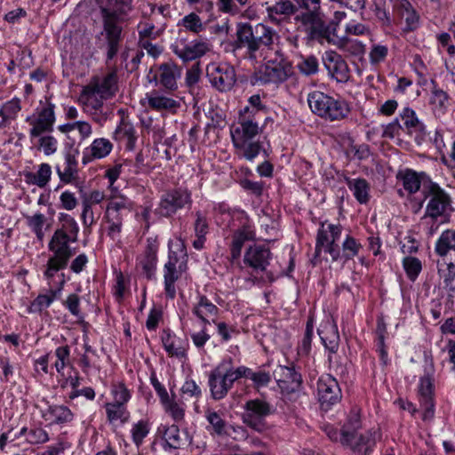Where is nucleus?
I'll list each match as a JSON object with an SVG mask.
<instances>
[{"label":"nucleus","mask_w":455,"mask_h":455,"mask_svg":"<svg viewBox=\"0 0 455 455\" xmlns=\"http://www.w3.org/2000/svg\"><path fill=\"white\" fill-rule=\"evenodd\" d=\"M402 180L404 189L410 194L416 193L420 188V180L418 174L411 170L405 171Z\"/></svg>","instance_id":"obj_57"},{"label":"nucleus","mask_w":455,"mask_h":455,"mask_svg":"<svg viewBox=\"0 0 455 455\" xmlns=\"http://www.w3.org/2000/svg\"><path fill=\"white\" fill-rule=\"evenodd\" d=\"M59 131L70 138V134L76 131L80 141L88 140L92 134V124L86 121H75L59 126Z\"/></svg>","instance_id":"obj_37"},{"label":"nucleus","mask_w":455,"mask_h":455,"mask_svg":"<svg viewBox=\"0 0 455 455\" xmlns=\"http://www.w3.org/2000/svg\"><path fill=\"white\" fill-rule=\"evenodd\" d=\"M27 440L30 443H44L49 440L48 434L43 428L30 429L28 433Z\"/></svg>","instance_id":"obj_63"},{"label":"nucleus","mask_w":455,"mask_h":455,"mask_svg":"<svg viewBox=\"0 0 455 455\" xmlns=\"http://www.w3.org/2000/svg\"><path fill=\"white\" fill-rule=\"evenodd\" d=\"M400 117L403 122L405 128L408 130V132H411L412 131H420L423 129L422 123L419 120L416 116V113L409 108H405L400 114Z\"/></svg>","instance_id":"obj_51"},{"label":"nucleus","mask_w":455,"mask_h":455,"mask_svg":"<svg viewBox=\"0 0 455 455\" xmlns=\"http://www.w3.org/2000/svg\"><path fill=\"white\" fill-rule=\"evenodd\" d=\"M107 419L109 423L113 424L119 421L124 424L130 418V413L127 411L126 405L116 404L111 402L105 404Z\"/></svg>","instance_id":"obj_43"},{"label":"nucleus","mask_w":455,"mask_h":455,"mask_svg":"<svg viewBox=\"0 0 455 455\" xmlns=\"http://www.w3.org/2000/svg\"><path fill=\"white\" fill-rule=\"evenodd\" d=\"M205 418L214 434L218 435H224L227 434V422L219 412L207 409L205 411Z\"/></svg>","instance_id":"obj_47"},{"label":"nucleus","mask_w":455,"mask_h":455,"mask_svg":"<svg viewBox=\"0 0 455 455\" xmlns=\"http://www.w3.org/2000/svg\"><path fill=\"white\" fill-rule=\"evenodd\" d=\"M317 395L322 405L330 406L341 399L338 381L330 374L323 375L317 381Z\"/></svg>","instance_id":"obj_20"},{"label":"nucleus","mask_w":455,"mask_h":455,"mask_svg":"<svg viewBox=\"0 0 455 455\" xmlns=\"http://www.w3.org/2000/svg\"><path fill=\"white\" fill-rule=\"evenodd\" d=\"M163 438L165 442V447L170 449L178 450L183 449L185 446L189 445L192 442V437L187 430H180L177 425H171L166 427Z\"/></svg>","instance_id":"obj_26"},{"label":"nucleus","mask_w":455,"mask_h":455,"mask_svg":"<svg viewBox=\"0 0 455 455\" xmlns=\"http://www.w3.org/2000/svg\"><path fill=\"white\" fill-rule=\"evenodd\" d=\"M318 60L313 55L302 57L300 61L297 64L299 70L306 76L316 74L318 72Z\"/></svg>","instance_id":"obj_58"},{"label":"nucleus","mask_w":455,"mask_h":455,"mask_svg":"<svg viewBox=\"0 0 455 455\" xmlns=\"http://www.w3.org/2000/svg\"><path fill=\"white\" fill-rule=\"evenodd\" d=\"M113 401L116 404L126 405L131 398V393L123 382L114 383L111 387Z\"/></svg>","instance_id":"obj_53"},{"label":"nucleus","mask_w":455,"mask_h":455,"mask_svg":"<svg viewBox=\"0 0 455 455\" xmlns=\"http://www.w3.org/2000/svg\"><path fill=\"white\" fill-rule=\"evenodd\" d=\"M191 196L188 190L175 189L163 195L157 212L160 215L170 217L178 210L191 204Z\"/></svg>","instance_id":"obj_17"},{"label":"nucleus","mask_w":455,"mask_h":455,"mask_svg":"<svg viewBox=\"0 0 455 455\" xmlns=\"http://www.w3.org/2000/svg\"><path fill=\"white\" fill-rule=\"evenodd\" d=\"M132 0H107L100 7L107 61L112 60L118 53L123 41V23L131 11Z\"/></svg>","instance_id":"obj_1"},{"label":"nucleus","mask_w":455,"mask_h":455,"mask_svg":"<svg viewBox=\"0 0 455 455\" xmlns=\"http://www.w3.org/2000/svg\"><path fill=\"white\" fill-rule=\"evenodd\" d=\"M362 247V244L358 243L354 237L347 235L342 243L341 258H343L345 261L353 259L358 255Z\"/></svg>","instance_id":"obj_54"},{"label":"nucleus","mask_w":455,"mask_h":455,"mask_svg":"<svg viewBox=\"0 0 455 455\" xmlns=\"http://www.w3.org/2000/svg\"><path fill=\"white\" fill-rule=\"evenodd\" d=\"M150 425L148 420L140 419L135 424H133L131 434L132 442L137 447H140L145 439V437L149 434Z\"/></svg>","instance_id":"obj_48"},{"label":"nucleus","mask_w":455,"mask_h":455,"mask_svg":"<svg viewBox=\"0 0 455 455\" xmlns=\"http://www.w3.org/2000/svg\"><path fill=\"white\" fill-rule=\"evenodd\" d=\"M403 267L407 277L412 282L418 278L422 270L421 261L418 258L412 256L403 258Z\"/></svg>","instance_id":"obj_49"},{"label":"nucleus","mask_w":455,"mask_h":455,"mask_svg":"<svg viewBox=\"0 0 455 455\" xmlns=\"http://www.w3.org/2000/svg\"><path fill=\"white\" fill-rule=\"evenodd\" d=\"M72 239L62 232L54 231L49 243V250L52 253L44 271V276L50 280L55 274L67 267L68 263L72 257V251L69 243Z\"/></svg>","instance_id":"obj_7"},{"label":"nucleus","mask_w":455,"mask_h":455,"mask_svg":"<svg viewBox=\"0 0 455 455\" xmlns=\"http://www.w3.org/2000/svg\"><path fill=\"white\" fill-rule=\"evenodd\" d=\"M148 107L157 112H168L174 114L180 108V103L173 98L168 97L159 92L153 91L146 94L144 99Z\"/></svg>","instance_id":"obj_24"},{"label":"nucleus","mask_w":455,"mask_h":455,"mask_svg":"<svg viewBox=\"0 0 455 455\" xmlns=\"http://www.w3.org/2000/svg\"><path fill=\"white\" fill-rule=\"evenodd\" d=\"M25 180L28 184L36 185L38 188H44L52 177V167L49 164L43 163L39 164L36 172H27L24 173Z\"/></svg>","instance_id":"obj_34"},{"label":"nucleus","mask_w":455,"mask_h":455,"mask_svg":"<svg viewBox=\"0 0 455 455\" xmlns=\"http://www.w3.org/2000/svg\"><path fill=\"white\" fill-rule=\"evenodd\" d=\"M449 103L447 93L440 88L435 87L432 90L430 104L433 107L435 116L441 117L444 115Z\"/></svg>","instance_id":"obj_44"},{"label":"nucleus","mask_w":455,"mask_h":455,"mask_svg":"<svg viewBox=\"0 0 455 455\" xmlns=\"http://www.w3.org/2000/svg\"><path fill=\"white\" fill-rule=\"evenodd\" d=\"M39 147L43 149L45 156H51L57 151L58 141L53 136H42L39 139Z\"/></svg>","instance_id":"obj_61"},{"label":"nucleus","mask_w":455,"mask_h":455,"mask_svg":"<svg viewBox=\"0 0 455 455\" xmlns=\"http://www.w3.org/2000/svg\"><path fill=\"white\" fill-rule=\"evenodd\" d=\"M206 76L212 86L220 92L231 91L236 83L235 68L228 63L208 64Z\"/></svg>","instance_id":"obj_12"},{"label":"nucleus","mask_w":455,"mask_h":455,"mask_svg":"<svg viewBox=\"0 0 455 455\" xmlns=\"http://www.w3.org/2000/svg\"><path fill=\"white\" fill-rule=\"evenodd\" d=\"M260 132L261 128L254 117L253 109L249 107L241 109L237 123L230 128L232 141L238 156L252 161L259 154L262 145L254 139Z\"/></svg>","instance_id":"obj_2"},{"label":"nucleus","mask_w":455,"mask_h":455,"mask_svg":"<svg viewBox=\"0 0 455 455\" xmlns=\"http://www.w3.org/2000/svg\"><path fill=\"white\" fill-rule=\"evenodd\" d=\"M273 377L277 382L278 387L287 393L298 390L302 381L301 375L291 365H277L273 371Z\"/></svg>","instance_id":"obj_21"},{"label":"nucleus","mask_w":455,"mask_h":455,"mask_svg":"<svg viewBox=\"0 0 455 455\" xmlns=\"http://www.w3.org/2000/svg\"><path fill=\"white\" fill-rule=\"evenodd\" d=\"M436 267L437 275L443 281V288L448 298L453 300L455 299V262L437 260Z\"/></svg>","instance_id":"obj_25"},{"label":"nucleus","mask_w":455,"mask_h":455,"mask_svg":"<svg viewBox=\"0 0 455 455\" xmlns=\"http://www.w3.org/2000/svg\"><path fill=\"white\" fill-rule=\"evenodd\" d=\"M114 139L117 141L124 142L126 149L133 150L137 140L134 126L123 119L114 132Z\"/></svg>","instance_id":"obj_31"},{"label":"nucleus","mask_w":455,"mask_h":455,"mask_svg":"<svg viewBox=\"0 0 455 455\" xmlns=\"http://www.w3.org/2000/svg\"><path fill=\"white\" fill-rule=\"evenodd\" d=\"M423 194L426 209L422 221L428 222V220H437L450 216L452 211L451 198L438 184L430 182L424 186Z\"/></svg>","instance_id":"obj_6"},{"label":"nucleus","mask_w":455,"mask_h":455,"mask_svg":"<svg viewBox=\"0 0 455 455\" xmlns=\"http://www.w3.org/2000/svg\"><path fill=\"white\" fill-rule=\"evenodd\" d=\"M60 204L62 208L68 211L74 210L77 204V199L74 193L70 191H64L60 196Z\"/></svg>","instance_id":"obj_64"},{"label":"nucleus","mask_w":455,"mask_h":455,"mask_svg":"<svg viewBox=\"0 0 455 455\" xmlns=\"http://www.w3.org/2000/svg\"><path fill=\"white\" fill-rule=\"evenodd\" d=\"M68 311L76 317H81L80 313V298L77 294L72 293L68 296L63 303Z\"/></svg>","instance_id":"obj_62"},{"label":"nucleus","mask_w":455,"mask_h":455,"mask_svg":"<svg viewBox=\"0 0 455 455\" xmlns=\"http://www.w3.org/2000/svg\"><path fill=\"white\" fill-rule=\"evenodd\" d=\"M99 94L94 91V89L91 88L89 85L84 87L81 98L84 101V104L88 108H92L97 111L101 108L103 105V100L105 99L98 98Z\"/></svg>","instance_id":"obj_50"},{"label":"nucleus","mask_w":455,"mask_h":455,"mask_svg":"<svg viewBox=\"0 0 455 455\" xmlns=\"http://www.w3.org/2000/svg\"><path fill=\"white\" fill-rule=\"evenodd\" d=\"M177 250L170 249L168 260L164 267V291L166 296L173 299L176 295L175 282L187 270L188 254L184 244H176Z\"/></svg>","instance_id":"obj_9"},{"label":"nucleus","mask_w":455,"mask_h":455,"mask_svg":"<svg viewBox=\"0 0 455 455\" xmlns=\"http://www.w3.org/2000/svg\"><path fill=\"white\" fill-rule=\"evenodd\" d=\"M290 62L281 59L280 61H268L256 72L257 81L262 84H281L292 75Z\"/></svg>","instance_id":"obj_14"},{"label":"nucleus","mask_w":455,"mask_h":455,"mask_svg":"<svg viewBox=\"0 0 455 455\" xmlns=\"http://www.w3.org/2000/svg\"><path fill=\"white\" fill-rule=\"evenodd\" d=\"M157 248L156 246L150 244L147 247L144 254L140 259L139 266L142 269V273L147 278L151 279L156 273V262H157Z\"/></svg>","instance_id":"obj_36"},{"label":"nucleus","mask_w":455,"mask_h":455,"mask_svg":"<svg viewBox=\"0 0 455 455\" xmlns=\"http://www.w3.org/2000/svg\"><path fill=\"white\" fill-rule=\"evenodd\" d=\"M57 174L61 182L70 184L78 179L77 161L75 155L68 153L65 156L64 168L56 167Z\"/></svg>","instance_id":"obj_33"},{"label":"nucleus","mask_w":455,"mask_h":455,"mask_svg":"<svg viewBox=\"0 0 455 455\" xmlns=\"http://www.w3.org/2000/svg\"><path fill=\"white\" fill-rule=\"evenodd\" d=\"M43 417L52 424H66L73 420V412L64 405H51L44 412Z\"/></svg>","instance_id":"obj_32"},{"label":"nucleus","mask_w":455,"mask_h":455,"mask_svg":"<svg viewBox=\"0 0 455 455\" xmlns=\"http://www.w3.org/2000/svg\"><path fill=\"white\" fill-rule=\"evenodd\" d=\"M105 218L108 223V235L115 239L122 230L124 212L130 210V201L121 196L110 195L108 198Z\"/></svg>","instance_id":"obj_13"},{"label":"nucleus","mask_w":455,"mask_h":455,"mask_svg":"<svg viewBox=\"0 0 455 455\" xmlns=\"http://www.w3.org/2000/svg\"><path fill=\"white\" fill-rule=\"evenodd\" d=\"M179 25L183 26L187 30L196 34H198L204 29L200 17L195 12L184 16Z\"/></svg>","instance_id":"obj_56"},{"label":"nucleus","mask_w":455,"mask_h":455,"mask_svg":"<svg viewBox=\"0 0 455 455\" xmlns=\"http://www.w3.org/2000/svg\"><path fill=\"white\" fill-rule=\"evenodd\" d=\"M26 122L31 126L29 130L30 138H37L44 132H51L55 122L54 105L47 103L42 108L28 116Z\"/></svg>","instance_id":"obj_15"},{"label":"nucleus","mask_w":455,"mask_h":455,"mask_svg":"<svg viewBox=\"0 0 455 455\" xmlns=\"http://www.w3.org/2000/svg\"><path fill=\"white\" fill-rule=\"evenodd\" d=\"M60 228L55 231L62 232L64 235L72 239V243L77 241L79 227L76 220L69 214L60 213L59 216Z\"/></svg>","instance_id":"obj_42"},{"label":"nucleus","mask_w":455,"mask_h":455,"mask_svg":"<svg viewBox=\"0 0 455 455\" xmlns=\"http://www.w3.org/2000/svg\"><path fill=\"white\" fill-rule=\"evenodd\" d=\"M298 7L306 12L301 14V21L308 27L312 39L320 40L326 36L328 26L323 20L321 0H294Z\"/></svg>","instance_id":"obj_11"},{"label":"nucleus","mask_w":455,"mask_h":455,"mask_svg":"<svg viewBox=\"0 0 455 455\" xmlns=\"http://www.w3.org/2000/svg\"><path fill=\"white\" fill-rule=\"evenodd\" d=\"M267 10L269 14L291 16L297 12V6L290 0H281Z\"/></svg>","instance_id":"obj_55"},{"label":"nucleus","mask_w":455,"mask_h":455,"mask_svg":"<svg viewBox=\"0 0 455 455\" xmlns=\"http://www.w3.org/2000/svg\"><path fill=\"white\" fill-rule=\"evenodd\" d=\"M275 412V406L265 397L249 399L243 405L242 420L250 428L262 433L267 429L266 419Z\"/></svg>","instance_id":"obj_10"},{"label":"nucleus","mask_w":455,"mask_h":455,"mask_svg":"<svg viewBox=\"0 0 455 455\" xmlns=\"http://www.w3.org/2000/svg\"><path fill=\"white\" fill-rule=\"evenodd\" d=\"M172 52L184 62L199 59L211 50L210 44L203 40L188 41L179 37L172 45Z\"/></svg>","instance_id":"obj_16"},{"label":"nucleus","mask_w":455,"mask_h":455,"mask_svg":"<svg viewBox=\"0 0 455 455\" xmlns=\"http://www.w3.org/2000/svg\"><path fill=\"white\" fill-rule=\"evenodd\" d=\"M61 291V288L58 290H50L46 294L38 295L32 302L31 307L34 311H42L47 308L52 301L58 297Z\"/></svg>","instance_id":"obj_52"},{"label":"nucleus","mask_w":455,"mask_h":455,"mask_svg":"<svg viewBox=\"0 0 455 455\" xmlns=\"http://www.w3.org/2000/svg\"><path fill=\"white\" fill-rule=\"evenodd\" d=\"M57 361L54 363L56 371L60 373L69 363V348L68 346L59 347L55 350Z\"/></svg>","instance_id":"obj_60"},{"label":"nucleus","mask_w":455,"mask_h":455,"mask_svg":"<svg viewBox=\"0 0 455 455\" xmlns=\"http://www.w3.org/2000/svg\"><path fill=\"white\" fill-rule=\"evenodd\" d=\"M28 228L35 233L36 238L42 242L44 238V226L46 222V217L41 212L25 217Z\"/></svg>","instance_id":"obj_46"},{"label":"nucleus","mask_w":455,"mask_h":455,"mask_svg":"<svg viewBox=\"0 0 455 455\" xmlns=\"http://www.w3.org/2000/svg\"><path fill=\"white\" fill-rule=\"evenodd\" d=\"M116 72L113 70L103 77H93L87 85L94 89L99 97L108 100L115 96L118 90Z\"/></svg>","instance_id":"obj_23"},{"label":"nucleus","mask_w":455,"mask_h":455,"mask_svg":"<svg viewBox=\"0 0 455 455\" xmlns=\"http://www.w3.org/2000/svg\"><path fill=\"white\" fill-rule=\"evenodd\" d=\"M320 338L324 347L331 352L336 353L339 347V335L337 326L334 324H326L319 330Z\"/></svg>","instance_id":"obj_39"},{"label":"nucleus","mask_w":455,"mask_h":455,"mask_svg":"<svg viewBox=\"0 0 455 455\" xmlns=\"http://www.w3.org/2000/svg\"><path fill=\"white\" fill-rule=\"evenodd\" d=\"M348 188L360 204H367L370 200V184L364 179L345 178Z\"/></svg>","instance_id":"obj_35"},{"label":"nucleus","mask_w":455,"mask_h":455,"mask_svg":"<svg viewBox=\"0 0 455 455\" xmlns=\"http://www.w3.org/2000/svg\"><path fill=\"white\" fill-rule=\"evenodd\" d=\"M20 109V102L18 99H12L4 103L0 102V128L14 120Z\"/></svg>","instance_id":"obj_40"},{"label":"nucleus","mask_w":455,"mask_h":455,"mask_svg":"<svg viewBox=\"0 0 455 455\" xmlns=\"http://www.w3.org/2000/svg\"><path fill=\"white\" fill-rule=\"evenodd\" d=\"M338 48L345 54L362 60L365 53V44L348 37H344L337 43Z\"/></svg>","instance_id":"obj_38"},{"label":"nucleus","mask_w":455,"mask_h":455,"mask_svg":"<svg viewBox=\"0 0 455 455\" xmlns=\"http://www.w3.org/2000/svg\"><path fill=\"white\" fill-rule=\"evenodd\" d=\"M182 69L173 61L162 63L154 76L156 84H159L167 92L178 90V81L181 77Z\"/></svg>","instance_id":"obj_18"},{"label":"nucleus","mask_w":455,"mask_h":455,"mask_svg":"<svg viewBox=\"0 0 455 455\" xmlns=\"http://www.w3.org/2000/svg\"><path fill=\"white\" fill-rule=\"evenodd\" d=\"M361 427L360 417L357 413L350 415L341 430L340 443L349 446L354 451H364L371 452L376 443L378 433L366 431L364 434H357Z\"/></svg>","instance_id":"obj_8"},{"label":"nucleus","mask_w":455,"mask_h":455,"mask_svg":"<svg viewBox=\"0 0 455 455\" xmlns=\"http://www.w3.org/2000/svg\"><path fill=\"white\" fill-rule=\"evenodd\" d=\"M192 312L204 323H209L210 319L214 322L213 317L217 316L219 308L205 295H199Z\"/></svg>","instance_id":"obj_30"},{"label":"nucleus","mask_w":455,"mask_h":455,"mask_svg":"<svg viewBox=\"0 0 455 455\" xmlns=\"http://www.w3.org/2000/svg\"><path fill=\"white\" fill-rule=\"evenodd\" d=\"M271 256L269 248L260 244H253L245 251L243 263L256 272L265 271L269 265Z\"/></svg>","instance_id":"obj_22"},{"label":"nucleus","mask_w":455,"mask_h":455,"mask_svg":"<svg viewBox=\"0 0 455 455\" xmlns=\"http://www.w3.org/2000/svg\"><path fill=\"white\" fill-rule=\"evenodd\" d=\"M112 143L105 139H95L92 143L84 149L83 156V164H86L92 159H100L107 156L112 150Z\"/></svg>","instance_id":"obj_27"},{"label":"nucleus","mask_w":455,"mask_h":455,"mask_svg":"<svg viewBox=\"0 0 455 455\" xmlns=\"http://www.w3.org/2000/svg\"><path fill=\"white\" fill-rule=\"evenodd\" d=\"M240 374L239 367H234L231 357L223 359L209 374L208 385L212 397L217 401L226 397L234 383L241 379Z\"/></svg>","instance_id":"obj_5"},{"label":"nucleus","mask_w":455,"mask_h":455,"mask_svg":"<svg viewBox=\"0 0 455 455\" xmlns=\"http://www.w3.org/2000/svg\"><path fill=\"white\" fill-rule=\"evenodd\" d=\"M163 346L170 356L178 358L186 355V341L172 333L169 330H164L161 336Z\"/></svg>","instance_id":"obj_28"},{"label":"nucleus","mask_w":455,"mask_h":455,"mask_svg":"<svg viewBox=\"0 0 455 455\" xmlns=\"http://www.w3.org/2000/svg\"><path fill=\"white\" fill-rule=\"evenodd\" d=\"M323 63L329 76L338 83H346L350 78V70L345 60L336 52H325Z\"/></svg>","instance_id":"obj_19"},{"label":"nucleus","mask_w":455,"mask_h":455,"mask_svg":"<svg viewBox=\"0 0 455 455\" xmlns=\"http://www.w3.org/2000/svg\"><path fill=\"white\" fill-rule=\"evenodd\" d=\"M275 35L273 28L262 23L254 27L249 23H240L234 45L235 49H245L250 60H256L262 46L270 48L273 45Z\"/></svg>","instance_id":"obj_3"},{"label":"nucleus","mask_w":455,"mask_h":455,"mask_svg":"<svg viewBox=\"0 0 455 455\" xmlns=\"http://www.w3.org/2000/svg\"><path fill=\"white\" fill-rule=\"evenodd\" d=\"M307 103L314 114L331 122L343 120L351 112L347 101L343 99H335L320 91L308 93Z\"/></svg>","instance_id":"obj_4"},{"label":"nucleus","mask_w":455,"mask_h":455,"mask_svg":"<svg viewBox=\"0 0 455 455\" xmlns=\"http://www.w3.org/2000/svg\"><path fill=\"white\" fill-rule=\"evenodd\" d=\"M388 53V48L383 44H373L369 52L370 62L377 65L385 60Z\"/></svg>","instance_id":"obj_59"},{"label":"nucleus","mask_w":455,"mask_h":455,"mask_svg":"<svg viewBox=\"0 0 455 455\" xmlns=\"http://www.w3.org/2000/svg\"><path fill=\"white\" fill-rule=\"evenodd\" d=\"M166 413L176 422H180L185 417V406L183 403L176 401L174 398L167 397L161 402Z\"/></svg>","instance_id":"obj_45"},{"label":"nucleus","mask_w":455,"mask_h":455,"mask_svg":"<svg viewBox=\"0 0 455 455\" xmlns=\"http://www.w3.org/2000/svg\"><path fill=\"white\" fill-rule=\"evenodd\" d=\"M419 392L420 395V404L424 410L423 419H432L434 416V402L432 398V383L428 378L420 379Z\"/></svg>","instance_id":"obj_29"},{"label":"nucleus","mask_w":455,"mask_h":455,"mask_svg":"<svg viewBox=\"0 0 455 455\" xmlns=\"http://www.w3.org/2000/svg\"><path fill=\"white\" fill-rule=\"evenodd\" d=\"M241 378H246L253 382L256 388L267 387L271 381V374L264 370L253 371L246 366H239Z\"/></svg>","instance_id":"obj_41"}]
</instances>
